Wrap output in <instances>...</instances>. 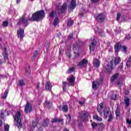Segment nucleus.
<instances>
[{
	"label": "nucleus",
	"instance_id": "1",
	"mask_svg": "<svg viewBox=\"0 0 131 131\" xmlns=\"http://www.w3.org/2000/svg\"><path fill=\"white\" fill-rule=\"evenodd\" d=\"M45 15L46 13L45 12V10H39L34 13L32 15L31 17L29 18V20L32 22H38V21H40V20H42L43 18H45Z\"/></svg>",
	"mask_w": 131,
	"mask_h": 131
},
{
	"label": "nucleus",
	"instance_id": "2",
	"mask_svg": "<svg viewBox=\"0 0 131 131\" xmlns=\"http://www.w3.org/2000/svg\"><path fill=\"white\" fill-rule=\"evenodd\" d=\"M21 112L18 111L16 113L15 116H14V121H16L17 124H16L17 126V128L20 129L22 128V120H21Z\"/></svg>",
	"mask_w": 131,
	"mask_h": 131
},
{
	"label": "nucleus",
	"instance_id": "3",
	"mask_svg": "<svg viewBox=\"0 0 131 131\" xmlns=\"http://www.w3.org/2000/svg\"><path fill=\"white\" fill-rule=\"evenodd\" d=\"M21 24L24 25L25 27H27V26H28L29 24L28 23V19L26 18V14L23 15L21 18L19 19L18 22L17 23V26L21 25Z\"/></svg>",
	"mask_w": 131,
	"mask_h": 131
},
{
	"label": "nucleus",
	"instance_id": "4",
	"mask_svg": "<svg viewBox=\"0 0 131 131\" xmlns=\"http://www.w3.org/2000/svg\"><path fill=\"white\" fill-rule=\"evenodd\" d=\"M89 112L86 111H82L79 115V118L81 121H86L89 118Z\"/></svg>",
	"mask_w": 131,
	"mask_h": 131
},
{
	"label": "nucleus",
	"instance_id": "5",
	"mask_svg": "<svg viewBox=\"0 0 131 131\" xmlns=\"http://www.w3.org/2000/svg\"><path fill=\"white\" fill-rule=\"evenodd\" d=\"M24 111L26 114L30 113L32 111V104L29 101H27L26 105L25 106Z\"/></svg>",
	"mask_w": 131,
	"mask_h": 131
},
{
	"label": "nucleus",
	"instance_id": "6",
	"mask_svg": "<svg viewBox=\"0 0 131 131\" xmlns=\"http://www.w3.org/2000/svg\"><path fill=\"white\" fill-rule=\"evenodd\" d=\"M113 61H110V63L106 64L105 71L106 73H111V72H112V70H113Z\"/></svg>",
	"mask_w": 131,
	"mask_h": 131
},
{
	"label": "nucleus",
	"instance_id": "7",
	"mask_svg": "<svg viewBox=\"0 0 131 131\" xmlns=\"http://www.w3.org/2000/svg\"><path fill=\"white\" fill-rule=\"evenodd\" d=\"M77 4L76 0H72L68 6L69 10L70 11H74L75 8H76Z\"/></svg>",
	"mask_w": 131,
	"mask_h": 131
},
{
	"label": "nucleus",
	"instance_id": "8",
	"mask_svg": "<svg viewBox=\"0 0 131 131\" xmlns=\"http://www.w3.org/2000/svg\"><path fill=\"white\" fill-rule=\"evenodd\" d=\"M97 42L96 40L93 41L89 46V49L90 53H92V52H94L96 49H97Z\"/></svg>",
	"mask_w": 131,
	"mask_h": 131
},
{
	"label": "nucleus",
	"instance_id": "9",
	"mask_svg": "<svg viewBox=\"0 0 131 131\" xmlns=\"http://www.w3.org/2000/svg\"><path fill=\"white\" fill-rule=\"evenodd\" d=\"M67 80L69 81L70 85L74 86L75 85V77L73 75H71L70 78H67Z\"/></svg>",
	"mask_w": 131,
	"mask_h": 131
},
{
	"label": "nucleus",
	"instance_id": "10",
	"mask_svg": "<svg viewBox=\"0 0 131 131\" xmlns=\"http://www.w3.org/2000/svg\"><path fill=\"white\" fill-rule=\"evenodd\" d=\"M104 108V102H101L97 107V110L100 116H103V108Z\"/></svg>",
	"mask_w": 131,
	"mask_h": 131
},
{
	"label": "nucleus",
	"instance_id": "11",
	"mask_svg": "<svg viewBox=\"0 0 131 131\" xmlns=\"http://www.w3.org/2000/svg\"><path fill=\"white\" fill-rule=\"evenodd\" d=\"M122 47V46L120 42H117L114 46L115 53H116V54H118V52H120Z\"/></svg>",
	"mask_w": 131,
	"mask_h": 131
},
{
	"label": "nucleus",
	"instance_id": "12",
	"mask_svg": "<svg viewBox=\"0 0 131 131\" xmlns=\"http://www.w3.org/2000/svg\"><path fill=\"white\" fill-rule=\"evenodd\" d=\"M17 35L18 38H23L24 37V30L19 28L17 32Z\"/></svg>",
	"mask_w": 131,
	"mask_h": 131
},
{
	"label": "nucleus",
	"instance_id": "13",
	"mask_svg": "<svg viewBox=\"0 0 131 131\" xmlns=\"http://www.w3.org/2000/svg\"><path fill=\"white\" fill-rule=\"evenodd\" d=\"M67 9H68V5L67 3H64L60 8L59 11L60 12V13L63 14V13H64V12H66L67 11Z\"/></svg>",
	"mask_w": 131,
	"mask_h": 131
},
{
	"label": "nucleus",
	"instance_id": "14",
	"mask_svg": "<svg viewBox=\"0 0 131 131\" xmlns=\"http://www.w3.org/2000/svg\"><path fill=\"white\" fill-rule=\"evenodd\" d=\"M96 19L97 21L103 22L105 20V15L103 13L98 14L96 17Z\"/></svg>",
	"mask_w": 131,
	"mask_h": 131
},
{
	"label": "nucleus",
	"instance_id": "15",
	"mask_svg": "<svg viewBox=\"0 0 131 131\" xmlns=\"http://www.w3.org/2000/svg\"><path fill=\"white\" fill-rule=\"evenodd\" d=\"M82 47V42L81 41H78L76 42V45L74 46L73 51H78V49Z\"/></svg>",
	"mask_w": 131,
	"mask_h": 131
},
{
	"label": "nucleus",
	"instance_id": "16",
	"mask_svg": "<svg viewBox=\"0 0 131 131\" xmlns=\"http://www.w3.org/2000/svg\"><path fill=\"white\" fill-rule=\"evenodd\" d=\"M3 56L4 60H8L9 59V53H8V49L7 48H4L3 51Z\"/></svg>",
	"mask_w": 131,
	"mask_h": 131
},
{
	"label": "nucleus",
	"instance_id": "17",
	"mask_svg": "<svg viewBox=\"0 0 131 131\" xmlns=\"http://www.w3.org/2000/svg\"><path fill=\"white\" fill-rule=\"evenodd\" d=\"M100 85V82L98 81H93L92 82V88L93 90H97Z\"/></svg>",
	"mask_w": 131,
	"mask_h": 131
},
{
	"label": "nucleus",
	"instance_id": "18",
	"mask_svg": "<svg viewBox=\"0 0 131 131\" xmlns=\"http://www.w3.org/2000/svg\"><path fill=\"white\" fill-rule=\"evenodd\" d=\"M125 98L124 100V102L125 105H126L125 109H127V108L129 107L130 99H129V98H127L126 97H125Z\"/></svg>",
	"mask_w": 131,
	"mask_h": 131
},
{
	"label": "nucleus",
	"instance_id": "19",
	"mask_svg": "<svg viewBox=\"0 0 131 131\" xmlns=\"http://www.w3.org/2000/svg\"><path fill=\"white\" fill-rule=\"evenodd\" d=\"M93 65L94 67H96V68H99V67H100V65H101V61H100L99 59H96L93 61Z\"/></svg>",
	"mask_w": 131,
	"mask_h": 131
},
{
	"label": "nucleus",
	"instance_id": "20",
	"mask_svg": "<svg viewBox=\"0 0 131 131\" xmlns=\"http://www.w3.org/2000/svg\"><path fill=\"white\" fill-rule=\"evenodd\" d=\"M53 87V85H52V83L51 82L48 81L46 82V84L45 85V89L46 91H50L52 90V88Z\"/></svg>",
	"mask_w": 131,
	"mask_h": 131
},
{
	"label": "nucleus",
	"instance_id": "21",
	"mask_svg": "<svg viewBox=\"0 0 131 131\" xmlns=\"http://www.w3.org/2000/svg\"><path fill=\"white\" fill-rule=\"evenodd\" d=\"M88 63H89L88 59L84 58L82 59V60L79 62V66L80 67H82L83 65H88Z\"/></svg>",
	"mask_w": 131,
	"mask_h": 131
},
{
	"label": "nucleus",
	"instance_id": "22",
	"mask_svg": "<svg viewBox=\"0 0 131 131\" xmlns=\"http://www.w3.org/2000/svg\"><path fill=\"white\" fill-rule=\"evenodd\" d=\"M45 107H46L47 108H48V109H51L52 108V106H53V103L50 101H46L44 103Z\"/></svg>",
	"mask_w": 131,
	"mask_h": 131
},
{
	"label": "nucleus",
	"instance_id": "23",
	"mask_svg": "<svg viewBox=\"0 0 131 131\" xmlns=\"http://www.w3.org/2000/svg\"><path fill=\"white\" fill-rule=\"evenodd\" d=\"M37 124H38V119H36L34 120H33L32 122V126L33 129H34V128L37 126Z\"/></svg>",
	"mask_w": 131,
	"mask_h": 131
},
{
	"label": "nucleus",
	"instance_id": "24",
	"mask_svg": "<svg viewBox=\"0 0 131 131\" xmlns=\"http://www.w3.org/2000/svg\"><path fill=\"white\" fill-rule=\"evenodd\" d=\"M64 121V119H58V118H53L51 120V122L52 123H56L57 122H62V121Z\"/></svg>",
	"mask_w": 131,
	"mask_h": 131
},
{
	"label": "nucleus",
	"instance_id": "25",
	"mask_svg": "<svg viewBox=\"0 0 131 131\" xmlns=\"http://www.w3.org/2000/svg\"><path fill=\"white\" fill-rule=\"evenodd\" d=\"M119 76V74L118 73H117L115 74L114 75H113L111 78V82H114V81Z\"/></svg>",
	"mask_w": 131,
	"mask_h": 131
},
{
	"label": "nucleus",
	"instance_id": "26",
	"mask_svg": "<svg viewBox=\"0 0 131 131\" xmlns=\"http://www.w3.org/2000/svg\"><path fill=\"white\" fill-rule=\"evenodd\" d=\"M8 94H9V89H6L4 92V95L1 96L2 99L6 100L8 97Z\"/></svg>",
	"mask_w": 131,
	"mask_h": 131
},
{
	"label": "nucleus",
	"instance_id": "27",
	"mask_svg": "<svg viewBox=\"0 0 131 131\" xmlns=\"http://www.w3.org/2000/svg\"><path fill=\"white\" fill-rule=\"evenodd\" d=\"M62 110L63 112H65V113H67V112H68V105L64 104L62 105Z\"/></svg>",
	"mask_w": 131,
	"mask_h": 131
},
{
	"label": "nucleus",
	"instance_id": "28",
	"mask_svg": "<svg viewBox=\"0 0 131 131\" xmlns=\"http://www.w3.org/2000/svg\"><path fill=\"white\" fill-rule=\"evenodd\" d=\"M93 119H95V120H97V121H102L103 119L102 118L99 117L98 115H94L93 117Z\"/></svg>",
	"mask_w": 131,
	"mask_h": 131
},
{
	"label": "nucleus",
	"instance_id": "29",
	"mask_svg": "<svg viewBox=\"0 0 131 131\" xmlns=\"http://www.w3.org/2000/svg\"><path fill=\"white\" fill-rule=\"evenodd\" d=\"M62 90L63 92H66V90H67V82H62Z\"/></svg>",
	"mask_w": 131,
	"mask_h": 131
},
{
	"label": "nucleus",
	"instance_id": "30",
	"mask_svg": "<svg viewBox=\"0 0 131 131\" xmlns=\"http://www.w3.org/2000/svg\"><path fill=\"white\" fill-rule=\"evenodd\" d=\"M121 58L119 57H116L115 59L114 62H115V65H118L120 63Z\"/></svg>",
	"mask_w": 131,
	"mask_h": 131
},
{
	"label": "nucleus",
	"instance_id": "31",
	"mask_svg": "<svg viewBox=\"0 0 131 131\" xmlns=\"http://www.w3.org/2000/svg\"><path fill=\"white\" fill-rule=\"evenodd\" d=\"M18 85L19 86H24L25 85V82L24 81V80L20 79L18 81Z\"/></svg>",
	"mask_w": 131,
	"mask_h": 131
},
{
	"label": "nucleus",
	"instance_id": "32",
	"mask_svg": "<svg viewBox=\"0 0 131 131\" xmlns=\"http://www.w3.org/2000/svg\"><path fill=\"white\" fill-rule=\"evenodd\" d=\"M110 113H111V112H109V111H107L106 112L104 111L103 115L104 118H108V117L110 115Z\"/></svg>",
	"mask_w": 131,
	"mask_h": 131
},
{
	"label": "nucleus",
	"instance_id": "33",
	"mask_svg": "<svg viewBox=\"0 0 131 131\" xmlns=\"http://www.w3.org/2000/svg\"><path fill=\"white\" fill-rule=\"evenodd\" d=\"M49 119H46L44 120L43 123H42V126L44 127L47 126L48 125H49Z\"/></svg>",
	"mask_w": 131,
	"mask_h": 131
},
{
	"label": "nucleus",
	"instance_id": "34",
	"mask_svg": "<svg viewBox=\"0 0 131 131\" xmlns=\"http://www.w3.org/2000/svg\"><path fill=\"white\" fill-rule=\"evenodd\" d=\"M58 24H59V18L58 17H55L53 21V25L54 26H57Z\"/></svg>",
	"mask_w": 131,
	"mask_h": 131
},
{
	"label": "nucleus",
	"instance_id": "35",
	"mask_svg": "<svg viewBox=\"0 0 131 131\" xmlns=\"http://www.w3.org/2000/svg\"><path fill=\"white\" fill-rule=\"evenodd\" d=\"M74 23V21L73 20L69 19L67 22V26H72Z\"/></svg>",
	"mask_w": 131,
	"mask_h": 131
},
{
	"label": "nucleus",
	"instance_id": "36",
	"mask_svg": "<svg viewBox=\"0 0 131 131\" xmlns=\"http://www.w3.org/2000/svg\"><path fill=\"white\" fill-rule=\"evenodd\" d=\"M74 51V54L75 55L74 57V59H76V58L79 57V52L78 51L76 52V50H73Z\"/></svg>",
	"mask_w": 131,
	"mask_h": 131
},
{
	"label": "nucleus",
	"instance_id": "37",
	"mask_svg": "<svg viewBox=\"0 0 131 131\" xmlns=\"http://www.w3.org/2000/svg\"><path fill=\"white\" fill-rule=\"evenodd\" d=\"M3 27H8L9 26V21H4L2 24Z\"/></svg>",
	"mask_w": 131,
	"mask_h": 131
},
{
	"label": "nucleus",
	"instance_id": "38",
	"mask_svg": "<svg viewBox=\"0 0 131 131\" xmlns=\"http://www.w3.org/2000/svg\"><path fill=\"white\" fill-rule=\"evenodd\" d=\"M85 13V11H84V10H80L79 13V16L80 17H83V15H84Z\"/></svg>",
	"mask_w": 131,
	"mask_h": 131
},
{
	"label": "nucleus",
	"instance_id": "39",
	"mask_svg": "<svg viewBox=\"0 0 131 131\" xmlns=\"http://www.w3.org/2000/svg\"><path fill=\"white\" fill-rule=\"evenodd\" d=\"M66 55L69 58V59H70L72 56V55H71V51L70 50H67Z\"/></svg>",
	"mask_w": 131,
	"mask_h": 131
},
{
	"label": "nucleus",
	"instance_id": "40",
	"mask_svg": "<svg viewBox=\"0 0 131 131\" xmlns=\"http://www.w3.org/2000/svg\"><path fill=\"white\" fill-rule=\"evenodd\" d=\"M30 72H31L30 67H28L26 69V73L28 74V75H30Z\"/></svg>",
	"mask_w": 131,
	"mask_h": 131
},
{
	"label": "nucleus",
	"instance_id": "41",
	"mask_svg": "<svg viewBox=\"0 0 131 131\" xmlns=\"http://www.w3.org/2000/svg\"><path fill=\"white\" fill-rule=\"evenodd\" d=\"M108 122H111V121H112V119H113V115L111 114V113H110V115L108 116Z\"/></svg>",
	"mask_w": 131,
	"mask_h": 131
},
{
	"label": "nucleus",
	"instance_id": "42",
	"mask_svg": "<svg viewBox=\"0 0 131 131\" xmlns=\"http://www.w3.org/2000/svg\"><path fill=\"white\" fill-rule=\"evenodd\" d=\"M74 70H75V68L74 67L69 68L68 69L69 73H72V72H74Z\"/></svg>",
	"mask_w": 131,
	"mask_h": 131
},
{
	"label": "nucleus",
	"instance_id": "43",
	"mask_svg": "<svg viewBox=\"0 0 131 131\" xmlns=\"http://www.w3.org/2000/svg\"><path fill=\"white\" fill-rule=\"evenodd\" d=\"M91 126L92 127L93 129H94V128H95L96 127H97V126H98V124H97V123L95 122H93V123H92Z\"/></svg>",
	"mask_w": 131,
	"mask_h": 131
},
{
	"label": "nucleus",
	"instance_id": "44",
	"mask_svg": "<svg viewBox=\"0 0 131 131\" xmlns=\"http://www.w3.org/2000/svg\"><path fill=\"white\" fill-rule=\"evenodd\" d=\"M9 129H10V125H9V124H5L4 130L5 131H9Z\"/></svg>",
	"mask_w": 131,
	"mask_h": 131
},
{
	"label": "nucleus",
	"instance_id": "45",
	"mask_svg": "<svg viewBox=\"0 0 131 131\" xmlns=\"http://www.w3.org/2000/svg\"><path fill=\"white\" fill-rule=\"evenodd\" d=\"M122 49L124 52V53H127V47L125 46H123L122 47Z\"/></svg>",
	"mask_w": 131,
	"mask_h": 131
},
{
	"label": "nucleus",
	"instance_id": "46",
	"mask_svg": "<svg viewBox=\"0 0 131 131\" xmlns=\"http://www.w3.org/2000/svg\"><path fill=\"white\" fill-rule=\"evenodd\" d=\"M131 38L130 34H128L125 36V40H129Z\"/></svg>",
	"mask_w": 131,
	"mask_h": 131
},
{
	"label": "nucleus",
	"instance_id": "47",
	"mask_svg": "<svg viewBox=\"0 0 131 131\" xmlns=\"http://www.w3.org/2000/svg\"><path fill=\"white\" fill-rule=\"evenodd\" d=\"M54 16H55V12H54V11H53L49 14V17L50 18H52V19H54Z\"/></svg>",
	"mask_w": 131,
	"mask_h": 131
},
{
	"label": "nucleus",
	"instance_id": "48",
	"mask_svg": "<svg viewBox=\"0 0 131 131\" xmlns=\"http://www.w3.org/2000/svg\"><path fill=\"white\" fill-rule=\"evenodd\" d=\"M126 66L127 67V68H130L131 61H129V60H128L126 62Z\"/></svg>",
	"mask_w": 131,
	"mask_h": 131
},
{
	"label": "nucleus",
	"instance_id": "49",
	"mask_svg": "<svg viewBox=\"0 0 131 131\" xmlns=\"http://www.w3.org/2000/svg\"><path fill=\"white\" fill-rule=\"evenodd\" d=\"M37 55H38V52L37 51H35V52L34 53L33 56L32 57V59H35V57H36V56H37Z\"/></svg>",
	"mask_w": 131,
	"mask_h": 131
},
{
	"label": "nucleus",
	"instance_id": "50",
	"mask_svg": "<svg viewBox=\"0 0 131 131\" xmlns=\"http://www.w3.org/2000/svg\"><path fill=\"white\" fill-rule=\"evenodd\" d=\"M7 62V60H3L0 59V65H3V64H6V62Z\"/></svg>",
	"mask_w": 131,
	"mask_h": 131
},
{
	"label": "nucleus",
	"instance_id": "51",
	"mask_svg": "<svg viewBox=\"0 0 131 131\" xmlns=\"http://www.w3.org/2000/svg\"><path fill=\"white\" fill-rule=\"evenodd\" d=\"M120 17H121V14L120 13H118L117 14V21H119L120 19Z\"/></svg>",
	"mask_w": 131,
	"mask_h": 131
},
{
	"label": "nucleus",
	"instance_id": "52",
	"mask_svg": "<svg viewBox=\"0 0 131 131\" xmlns=\"http://www.w3.org/2000/svg\"><path fill=\"white\" fill-rule=\"evenodd\" d=\"M100 0H91V2L92 4H98Z\"/></svg>",
	"mask_w": 131,
	"mask_h": 131
},
{
	"label": "nucleus",
	"instance_id": "53",
	"mask_svg": "<svg viewBox=\"0 0 131 131\" xmlns=\"http://www.w3.org/2000/svg\"><path fill=\"white\" fill-rule=\"evenodd\" d=\"M115 114L117 117H119V115L120 114V112H119V111H118V110H117L116 111Z\"/></svg>",
	"mask_w": 131,
	"mask_h": 131
},
{
	"label": "nucleus",
	"instance_id": "54",
	"mask_svg": "<svg viewBox=\"0 0 131 131\" xmlns=\"http://www.w3.org/2000/svg\"><path fill=\"white\" fill-rule=\"evenodd\" d=\"M68 38H69V39H71L73 38V33H71L68 36Z\"/></svg>",
	"mask_w": 131,
	"mask_h": 131
},
{
	"label": "nucleus",
	"instance_id": "55",
	"mask_svg": "<svg viewBox=\"0 0 131 131\" xmlns=\"http://www.w3.org/2000/svg\"><path fill=\"white\" fill-rule=\"evenodd\" d=\"M98 34L100 36H104V32L100 31L98 32Z\"/></svg>",
	"mask_w": 131,
	"mask_h": 131
},
{
	"label": "nucleus",
	"instance_id": "56",
	"mask_svg": "<svg viewBox=\"0 0 131 131\" xmlns=\"http://www.w3.org/2000/svg\"><path fill=\"white\" fill-rule=\"evenodd\" d=\"M0 117L2 119H4L5 118V115L3 112H1L0 114Z\"/></svg>",
	"mask_w": 131,
	"mask_h": 131
},
{
	"label": "nucleus",
	"instance_id": "57",
	"mask_svg": "<svg viewBox=\"0 0 131 131\" xmlns=\"http://www.w3.org/2000/svg\"><path fill=\"white\" fill-rule=\"evenodd\" d=\"M123 69V65L122 64L120 65L118 68V70H122Z\"/></svg>",
	"mask_w": 131,
	"mask_h": 131
},
{
	"label": "nucleus",
	"instance_id": "58",
	"mask_svg": "<svg viewBox=\"0 0 131 131\" xmlns=\"http://www.w3.org/2000/svg\"><path fill=\"white\" fill-rule=\"evenodd\" d=\"M99 126L101 128H105V125L103 123H100L99 124Z\"/></svg>",
	"mask_w": 131,
	"mask_h": 131
},
{
	"label": "nucleus",
	"instance_id": "59",
	"mask_svg": "<svg viewBox=\"0 0 131 131\" xmlns=\"http://www.w3.org/2000/svg\"><path fill=\"white\" fill-rule=\"evenodd\" d=\"M40 85V82H38L37 84H36V89L37 90H39V85Z\"/></svg>",
	"mask_w": 131,
	"mask_h": 131
},
{
	"label": "nucleus",
	"instance_id": "60",
	"mask_svg": "<svg viewBox=\"0 0 131 131\" xmlns=\"http://www.w3.org/2000/svg\"><path fill=\"white\" fill-rule=\"evenodd\" d=\"M126 122L127 123H128V124H131V121L130 120H129V119H127V120H126Z\"/></svg>",
	"mask_w": 131,
	"mask_h": 131
},
{
	"label": "nucleus",
	"instance_id": "61",
	"mask_svg": "<svg viewBox=\"0 0 131 131\" xmlns=\"http://www.w3.org/2000/svg\"><path fill=\"white\" fill-rule=\"evenodd\" d=\"M3 126V121L0 120V127Z\"/></svg>",
	"mask_w": 131,
	"mask_h": 131
},
{
	"label": "nucleus",
	"instance_id": "62",
	"mask_svg": "<svg viewBox=\"0 0 131 131\" xmlns=\"http://www.w3.org/2000/svg\"><path fill=\"white\" fill-rule=\"evenodd\" d=\"M68 117L69 118V121H71V115L70 114L68 115Z\"/></svg>",
	"mask_w": 131,
	"mask_h": 131
},
{
	"label": "nucleus",
	"instance_id": "63",
	"mask_svg": "<svg viewBox=\"0 0 131 131\" xmlns=\"http://www.w3.org/2000/svg\"><path fill=\"white\" fill-rule=\"evenodd\" d=\"M20 2H21V0H16V5H18Z\"/></svg>",
	"mask_w": 131,
	"mask_h": 131
},
{
	"label": "nucleus",
	"instance_id": "64",
	"mask_svg": "<svg viewBox=\"0 0 131 131\" xmlns=\"http://www.w3.org/2000/svg\"><path fill=\"white\" fill-rule=\"evenodd\" d=\"M37 131H43V129L41 128V127H40Z\"/></svg>",
	"mask_w": 131,
	"mask_h": 131
}]
</instances>
